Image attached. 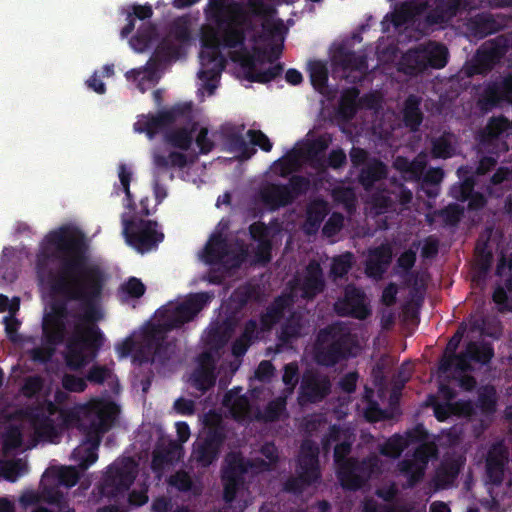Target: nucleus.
<instances>
[{
  "label": "nucleus",
  "instance_id": "nucleus-1",
  "mask_svg": "<svg viewBox=\"0 0 512 512\" xmlns=\"http://www.w3.org/2000/svg\"><path fill=\"white\" fill-rule=\"evenodd\" d=\"M35 270L51 294L62 298L53 301L43 317V338L52 347L66 339V365L82 369L98 357L106 342L98 322L104 319L101 300L108 274L91 260L85 236L67 226L44 237Z\"/></svg>",
  "mask_w": 512,
  "mask_h": 512
},
{
  "label": "nucleus",
  "instance_id": "nucleus-2",
  "mask_svg": "<svg viewBox=\"0 0 512 512\" xmlns=\"http://www.w3.org/2000/svg\"><path fill=\"white\" fill-rule=\"evenodd\" d=\"M204 14L206 20L221 33L222 44L226 48H243L244 52L232 57L239 62L244 72L258 64L267 62V48L253 46L252 52L245 49L246 30L251 25L250 13L242 2L234 0H208Z\"/></svg>",
  "mask_w": 512,
  "mask_h": 512
},
{
  "label": "nucleus",
  "instance_id": "nucleus-3",
  "mask_svg": "<svg viewBox=\"0 0 512 512\" xmlns=\"http://www.w3.org/2000/svg\"><path fill=\"white\" fill-rule=\"evenodd\" d=\"M360 344L356 334L341 322L321 328L313 344V360L324 368H333L358 355Z\"/></svg>",
  "mask_w": 512,
  "mask_h": 512
},
{
  "label": "nucleus",
  "instance_id": "nucleus-4",
  "mask_svg": "<svg viewBox=\"0 0 512 512\" xmlns=\"http://www.w3.org/2000/svg\"><path fill=\"white\" fill-rule=\"evenodd\" d=\"M319 463V446L306 439L300 447L298 457L297 476H290L283 484V490L294 495H300L304 490L321 481Z\"/></svg>",
  "mask_w": 512,
  "mask_h": 512
},
{
  "label": "nucleus",
  "instance_id": "nucleus-5",
  "mask_svg": "<svg viewBox=\"0 0 512 512\" xmlns=\"http://www.w3.org/2000/svg\"><path fill=\"white\" fill-rule=\"evenodd\" d=\"M209 301L210 296L206 292L192 294L177 305L163 306L158 309L156 312L157 323L152 324L167 336L168 332L193 320Z\"/></svg>",
  "mask_w": 512,
  "mask_h": 512
},
{
  "label": "nucleus",
  "instance_id": "nucleus-6",
  "mask_svg": "<svg viewBox=\"0 0 512 512\" xmlns=\"http://www.w3.org/2000/svg\"><path fill=\"white\" fill-rule=\"evenodd\" d=\"M174 349L175 345L151 323L142 330L137 340L133 362L139 365L155 362L165 365L171 359Z\"/></svg>",
  "mask_w": 512,
  "mask_h": 512
},
{
  "label": "nucleus",
  "instance_id": "nucleus-7",
  "mask_svg": "<svg viewBox=\"0 0 512 512\" xmlns=\"http://www.w3.org/2000/svg\"><path fill=\"white\" fill-rule=\"evenodd\" d=\"M449 52L445 45L428 41L409 49L402 56L401 65L404 73L416 76L428 69H441L448 62Z\"/></svg>",
  "mask_w": 512,
  "mask_h": 512
},
{
  "label": "nucleus",
  "instance_id": "nucleus-8",
  "mask_svg": "<svg viewBox=\"0 0 512 512\" xmlns=\"http://www.w3.org/2000/svg\"><path fill=\"white\" fill-rule=\"evenodd\" d=\"M382 472V461L378 455L372 453L359 460L350 457L336 467L337 479L343 489L357 491L361 489L373 476Z\"/></svg>",
  "mask_w": 512,
  "mask_h": 512
},
{
  "label": "nucleus",
  "instance_id": "nucleus-9",
  "mask_svg": "<svg viewBox=\"0 0 512 512\" xmlns=\"http://www.w3.org/2000/svg\"><path fill=\"white\" fill-rule=\"evenodd\" d=\"M138 474V464L131 457H124L108 466L100 484L101 494L117 501L127 495Z\"/></svg>",
  "mask_w": 512,
  "mask_h": 512
},
{
  "label": "nucleus",
  "instance_id": "nucleus-10",
  "mask_svg": "<svg viewBox=\"0 0 512 512\" xmlns=\"http://www.w3.org/2000/svg\"><path fill=\"white\" fill-rule=\"evenodd\" d=\"M509 48L510 39L505 35H498L485 41L476 50L472 59L463 65L460 73L467 78L487 74L501 62Z\"/></svg>",
  "mask_w": 512,
  "mask_h": 512
},
{
  "label": "nucleus",
  "instance_id": "nucleus-11",
  "mask_svg": "<svg viewBox=\"0 0 512 512\" xmlns=\"http://www.w3.org/2000/svg\"><path fill=\"white\" fill-rule=\"evenodd\" d=\"M122 224L126 242L142 254L157 248L164 240V234L158 230V223L154 220L126 219L123 215Z\"/></svg>",
  "mask_w": 512,
  "mask_h": 512
},
{
  "label": "nucleus",
  "instance_id": "nucleus-12",
  "mask_svg": "<svg viewBox=\"0 0 512 512\" xmlns=\"http://www.w3.org/2000/svg\"><path fill=\"white\" fill-rule=\"evenodd\" d=\"M253 464L241 452L230 451L226 454L221 468V482L223 484V500L231 504L235 501L238 492L244 487L248 471Z\"/></svg>",
  "mask_w": 512,
  "mask_h": 512
},
{
  "label": "nucleus",
  "instance_id": "nucleus-13",
  "mask_svg": "<svg viewBox=\"0 0 512 512\" xmlns=\"http://www.w3.org/2000/svg\"><path fill=\"white\" fill-rule=\"evenodd\" d=\"M331 386L328 375L315 369H307L301 378L298 401L301 405L319 403L330 394Z\"/></svg>",
  "mask_w": 512,
  "mask_h": 512
},
{
  "label": "nucleus",
  "instance_id": "nucleus-14",
  "mask_svg": "<svg viewBox=\"0 0 512 512\" xmlns=\"http://www.w3.org/2000/svg\"><path fill=\"white\" fill-rule=\"evenodd\" d=\"M333 307L335 313L340 317L365 320L371 314L365 292L354 284H348L344 288L343 296L335 301Z\"/></svg>",
  "mask_w": 512,
  "mask_h": 512
},
{
  "label": "nucleus",
  "instance_id": "nucleus-15",
  "mask_svg": "<svg viewBox=\"0 0 512 512\" xmlns=\"http://www.w3.org/2000/svg\"><path fill=\"white\" fill-rule=\"evenodd\" d=\"M184 110V108L176 106L156 114L141 115L134 123V130L138 133H145L149 139H153L175 123L177 118L184 114Z\"/></svg>",
  "mask_w": 512,
  "mask_h": 512
},
{
  "label": "nucleus",
  "instance_id": "nucleus-16",
  "mask_svg": "<svg viewBox=\"0 0 512 512\" xmlns=\"http://www.w3.org/2000/svg\"><path fill=\"white\" fill-rule=\"evenodd\" d=\"M205 261L210 265H222L226 269L238 268L242 258L230 250L227 240L220 234H214L205 247Z\"/></svg>",
  "mask_w": 512,
  "mask_h": 512
},
{
  "label": "nucleus",
  "instance_id": "nucleus-17",
  "mask_svg": "<svg viewBox=\"0 0 512 512\" xmlns=\"http://www.w3.org/2000/svg\"><path fill=\"white\" fill-rule=\"evenodd\" d=\"M509 462V450L503 441L493 443L487 451L485 460V477L487 483L500 485Z\"/></svg>",
  "mask_w": 512,
  "mask_h": 512
},
{
  "label": "nucleus",
  "instance_id": "nucleus-18",
  "mask_svg": "<svg viewBox=\"0 0 512 512\" xmlns=\"http://www.w3.org/2000/svg\"><path fill=\"white\" fill-rule=\"evenodd\" d=\"M426 438H428V432L422 424H417L404 435L394 434L391 436L383 444L379 445V452L383 456L397 459L410 445L423 441Z\"/></svg>",
  "mask_w": 512,
  "mask_h": 512
},
{
  "label": "nucleus",
  "instance_id": "nucleus-19",
  "mask_svg": "<svg viewBox=\"0 0 512 512\" xmlns=\"http://www.w3.org/2000/svg\"><path fill=\"white\" fill-rule=\"evenodd\" d=\"M226 439L203 435L194 443L192 457L198 467L207 468L216 462Z\"/></svg>",
  "mask_w": 512,
  "mask_h": 512
},
{
  "label": "nucleus",
  "instance_id": "nucleus-20",
  "mask_svg": "<svg viewBox=\"0 0 512 512\" xmlns=\"http://www.w3.org/2000/svg\"><path fill=\"white\" fill-rule=\"evenodd\" d=\"M325 286L324 273L320 263L311 260L306 266L305 274L300 282L301 298L311 301L324 291Z\"/></svg>",
  "mask_w": 512,
  "mask_h": 512
},
{
  "label": "nucleus",
  "instance_id": "nucleus-21",
  "mask_svg": "<svg viewBox=\"0 0 512 512\" xmlns=\"http://www.w3.org/2000/svg\"><path fill=\"white\" fill-rule=\"evenodd\" d=\"M393 258L392 247L389 243L370 248L365 262V272L369 277L381 279Z\"/></svg>",
  "mask_w": 512,
  "mask_h": 512
},
{
  "label": "nucleus",
  "instance_id": "nucleus-22",
  "mask_svg": "<svg viewBox=\"0 0 512 512\" xmlns=\"http://www.w3.org/2000/svg\"><path fill=\"white\" fill-rule=\"evenodd\" d=\"M259 196L261 202L270 211H277L293 204V197L288 187L282 183H267L260 189Z\"/></svg>",
  "mask_w": 512,
  "mask_h": 512
},
{
  "label": "nucleus",
  "instance_id": "nucleus-23",
  "mask_svg": "<svg viewBox=\"0 0 512 512\" xmlns=\"http://www.w3.org/2000/svg\"><path fill=\"white\" fill-rule=\"evenodd\" d=\"M292 305V299L289 295L281 294L273 299L260 314L261 331L268 332L278 324L285 315L286 310Z\"/></svg>",
  "mask_w": 512,
  "mask_h": 512
},
{
  "label": "nucleus",
  "instance_id": "nucleus-24",
  "mask_svg": "<svg viewBox=\"0 0 512 512\" xmlns=\"http://www.w3.org/2000/svg\"><path fill=\"white\" fill-rule=\"evenodd\" d=\"M181 450V445L176 441H169L166 445L157 446L152 453V471L161 474L167 465L173 464L179 459Z\"/></svg>",
  "mask_w": 512,
  "mask_h": 512
},
{
  "label": "nucleus",
  "instance_id": "nucleus-25",
  "mask_svg": "<svg viewBox=\"0 0 512 512\" xmlns=\"http://www.w3.org/2000/svg\"><path fill=\"white\" fill-rule=\"evenodd\" d=\"M64 500V494L58 487H50L49 485H43L40 492L26 491L20 496V503L24 507L38 505L41 502L48 504H55L59 508H62V502Z\"/></svg>",
  "mask_w": 512,
  "mask_h": 512
},
{
  "label": "nucleus",
  "instance_id": "nucleus-26",
  "mask_svg": "<svg viewBox=\"0 0 512 512\" xmlns=\"http://www.w3.org/2000/svg\"><path fill=\"white\" fill-rule=\"evenodd\" d=\"M26 417L38 437L52 439L57 435L54 420L49 415H46L40 406L29 408L26 411Z\"/></svg>",
  "mask_w": 512,
  "mask_h": 512
},
{
  "label": "nucleus",
  "instance_id": "nucleus-27",
  "mask_svg": "<svg viewBox=\"0 0 512 512\" xmlns=\"http://www.w3.org/2000/svg\"><path fill=\"white\" fill-rule=\"evenodd\" d=\"M463 0H435L434 7L426 15L429 24H441L457 15Z\"/></svg>",
  "mask_w": 512,
  "mask_h": 512
},
{
  "label": "nucleus",
  "instance_id": "nucleus-28",
  "mask_svg": "<svg viewBox=\"0 0 512 512\" xmlns=\"http://www.w3.org/2000/svg\"><path fill=\"white\" fill-rule=\"evenodd\" d=\"M155 176L169 172L172 168L183 169L188 165V158L182 152L170 151L168 154L155 152L153 154Z\"/></svg>",
  "mask_w": 512,
  "mask_h": 512
},
{
  "label": "nucleus",
  "instance_id": "nucleus-29",
  "mask_svg": "<svg viewBox=\"0 0 512 512\" xmlns=\"http://www.w3.org/2000/svg\"><path fill=\"white\" fill-rule=\"evenodd\" d=\"M328 212V204L324 199L318 198L311 201L306 209L305 233L308 235L317 233Z\"/></svg>",
  "mask_w": 512,
  "mask_h": 512
},
{
  "label": "nucleus",
  "instance_id": "nucleus-30",
  "mask_svg": "<svg viewBox=\"0 0 512 512\" xmlns=\"http://www.w3.org/2000/svg\"><path fill=\"white\" fill-rule=\"evenodd\" d=\"M512 134V122L505 116L492 117L482 132L483 143H493L496 140H503Z\"/></svg>",
  "mask_w": 512,
  "mask_h": 512
},
{
  "label": "nucleus",
  "instance_id": "nucleus-31",
  "mask_svg": "<svg viewBox=\"0 0 512 512\" xmlns=\"http://www.w3.org/2000/svg\"><path fill=\"white\" fill-rule=\"evenodd\" d=\"M333 63L343 71H357L364 73L368 67L366 57L357 55L345 48H339L333 55Z\"/></svg>",
  "mask_w": 512,
  "mask_h": 512
},
{
  "label": "nucleus",
  "instance_id": "nucleus-32",
  "mask_svg": "<svg viewBox=\"0 0 512 512\" xmlns=\"http://www.w3.org/2000/svg\"><path fill=\"white\" fill-rule=\"evenodd\" d=\"M198 129V123L192 122L189 127H180L166 131L165 141L174 148L187 151L193 142L194 133Z\"/></svg>",
  "mask_w": 512,
  "mask_h": 512
},
{
  "label": "nucleus",
  "instance_id": "nucleus-33",
  "mask_svg": "<svg viewBox=\"0 0 512 512\" xmlns=\"http://www.w3.org/2000/svg\"><path fill=\"white\" fill-rule=\"evenodd\" d=\"M119 412L116 403L100 402L95 406V416L90 422L100 427L102 432H108L114 425Z\"/></svg>",
  "mask_w": 512,
  "mask_h": 512
},
{
  "label": "nucleus",
  "instance_id": "nucleus-34",
  "mask_svg": "<svg viewBox=\"0 0 512 512\" xmlns=\"http://www.w3.org/2000/svg\"><path fill=\"white\" fill-rule=\"evenodd\" d=\"M387 166L380 160L374 159L359 172V183L366 191H370L377 181L387 177Z\"/></svg>",
  "mask_w": 512,
  "mask_h": 512
},
{
  "label": "nucleus",
  "instance_id": "nucleus-35",
  "mask_svg": "<svg viewBox=\"0 0 512 512\" xmlns=\"http://www.w3.org/2000/svg\"><path fill=\"white\" fill-rule=\"evenodd\" d=\"M331 142V135L329 133H324L310 140L306 144L305 149L307 158L313 162L314 167L324 169L326 161L325 158L323 157V154L328 149Z\"/></svg>",
  "mask_w": 512,
  "mask_h": 512
},
{
  "label": "nucleus",
  "instance_id": "nucleus-36",
  "mask_svg": "<svg viewBox=\"0 0 512 512\" xmlns=\"http://www.w3.org/2000/svg\"><path fill=\"white\" fill-rule=\"evenodd\" d=\"M421 99L411 94L404 101L403 121L411 131H418L423 121V113L420 109Z\"/></svg>",
  "mask_w": 512,
  "mask_h": 512
},
{
  "label": "nucleus",
  "instance_id": "nucleus-37",
  "mask_svg": "<svg viewBox=\"0 0 512 512\" xmlns=\"http://www.w3.org/2000/svg\"><path fill=\"white\" fill-rule=\"evenodd\" d=\"M254 296V289L245 285L236 288L230 295L225 305L226 313L231 317L239 314Z\"/></svg>",
  "mask_w": 512,
  "mask_h": 512
},
{
  "label": "nucleus",
  "instance_id": "nucleus-38",
  "mask_svg": "<svg viewBox=\"0 0 512 512\" xmlns=\"http://www.w3.org/2000/svg\"><path fill=\"white\" fill-rule=\"evenodd\" d=\"M500 29V23L492 14L479 13L470 20V30L479 38H484L490 34L498 32Z\"/></svg>",
  "mask_w": 512,
  "mask_h": 512
},
{
  "label": "nucleus",
  "instance_id": "nucleus-39",
  "mask_svg": "<svg viewBox=\"0 0 512 512\" xmlns=\"http://www.w3.org/2000/svg\"><path fill=\"white\" fill-rule=\"evenodd\" d=\"M463 462L460 458H446L441 463L436 473L437 485L448 487L457 479Z\"/></svg>",
  "mask_w": 512,
  "mask_h": 512
},
{
  "label": "nucleus",
  "instance_id": "nucleus-40",
  "mask_svg": "<svg viewBox=\"0 0 512 512\" xmlns=\"http://www.w3.org/2000/svg\"><path fill=\"white\" fill-rule=\"evenodd\" d=\"M158 37L157 27L150 23H142L136 34L130 39V45L136 52H144Z\"/></svg>",
  "mask_w": 512,
  "mask_h": 512
},
{
  "label": "nucleus",
  "instance_id": "nucleus-41",
  "mask_svg": "<svg viewBox=\"0 0 512 512\" xmlns=\"http://www.w3.org/2000/svg\"><path fill=\"white\" fill-rule=\"evenodd\" d=\"M465 349L470 355V359L475 363L481 365H487L490 363L495 355L494 347L492 343L481 340V341H469L466 344Z\"/></svg>",
  "mask_w": 512,
  "mask_h": 512
},
{
  "label": "nucleus",
  "instance_id": "nucleus-42",
  "mask_svg": "<svg viewBox=\"0 0 512 512\" xmlns=\"http://www.w3.org/2000/svg\"><path fill=\"white\" fill-rule=\"evenodd\" d=\"M398 470L407 479V486L412 488L422 481L426 468L412 458H404L398 463Z\"/></svg>",
  "mask_w": 512,
  "mask_h": 512
},
{
  "label": "nucleus",
  "instance_id": "nucleus-43",
  "mask_svg": "<svg viewBox=\"0 0 512 512\" xmlns=\"http://www.w3.org/2000/svg\"><path fill=\"white\" fill-rule=\"evenodd\" d=\"M82 472L83 471L75 466H61L51 471L55 484L49 486L58 487L59 490L60 486L71 488L78 483Z\"/></svg>",
  "mask_w": 512,
  "mask_h": 512
},
{
  "label": "nucleus",
  "instance_id": "nucleus-44",
  "mask_svg": "<svg viewBox=\"0 0 512 512\" xmlns=\"http://www.w3.org/2000/svg\"><path fill=\"white\" fill-rule=\"evenodd\" d=\"M503 101L497 82L489 83L477 100V107L487 113L498 107Z\"/></svg>",
  "mask_w": 512,
  "mask_h": 512
},
{
  "label": "nucleus",
  "instance_id": "nucleus-45",
  "mask_svg": "<svg viewBox=\"0 0 512 512\" xmlns=\"http://www.w3.org/2000/svg\"><path fill=\"white\" fill-rule=\"evenodd\" d=\"M497 392L493 385H484L478 390V397L475 404L483 415L489 416L496 412Z\"/></svg>",
  "mask_w": 512,
  "mask_h": 512
},
{
  "label": "nucleus",
  "instance_id": "nucleus-46",
  "mask_svg": "<svg viewBox=\"0 0 512 512\" xmlns=\"http://www.w3.org/2000/svg\"><path fill=\"white\" fill-rule=\"evenodd\" d=\"M204 429L202 434L226 439V425L222 416L214 410L205 414L203 419Z\"/></svg>",
  "mask_w": 512,
  "mask_h": 512
},
{
  "label": "nucleus",
  "instance_id": "nucleus-47",
  "mask_svg": "<svg viewBox=\"0 0 512 512\" xmlns=\"http://www.w3.org/2000/svg\"><path fill=\"white\" fill-rule=\"evenodd\" d=\"M132 12H129L127 14V23L126 25L121 29L120 35L122 38L128 37L130 35L134 28H135V21L136 19L139 20H146L150 19L153 15V9L152 6L149 4L140 5V4H134L131 7Z\"/></svg>",
  "mask_w": 512,
  "mask_h": 512
},
{
  "label": "nucleus",
  "instance_id": "nucleus-48",
  "mask_svg": "<svg viewBox=\"0 0 512 512\" xmlns=\"http://www.w3.org/2000/svg\"><path fill=\"white\" fill-rule=\"evenodd\" d=\"M225 140L233 152H239L242 160L250 159L256 152V149L246 142L240 132L230 131L225 134Z\"/></svg>",
  "mask_w": 512,
  "mask_h": 512
},
{
  "label": "nucleus",
  "instance_id": "nucleus-49",
  "mask_svg": "<svg viewBox=\"0 0 512 512\" xmlns=\"http://www.w3.org/2000/svg\"><path fill=\"white\" fill-rule=\"evenodd\" d=\"M284 71L282 63H276L266 70L260 71L256 68L244 72L245 78L250 82L266 84L281 76Z\"/></svg>",
  "mask_w": 512,
  "mask_h": 512
},
{
  "label": "nucleus",
  "instance_id": "nucleus-50",
  "mask_svg": "<svg viewBox=\"0 0 512 512\" xmlns=\"http://www.w3.org/2000/svg\"><path fill=\"white\" fill-rule=\"evenodd\" d=\"M81 429L84 432V440L82 444L92 446L91 452H90V458L92 461H97L98 459V447L101 443L102 436L106 432H102V429L100 427H97L93 423H89L87 426L84 424L80 425Z\"/></svg>",
  "mask_w": 512,
  "mask_h": 512
},
{
  "label": "nucleus",
  "instance_id": "nucleus-51",
  "mask_svg": "<svg viewBox=\"0 0 512 512\" xmlns=\"http://www.w3.org/2000/svg\"><path fill=\"white\" fill-rule=\"evenodd\" d=\"M229 333L225 327L216 324L211 326L205 337V346L214 352H219L228 342Z\"/></svg>",
  "mask_w": 512,
  "mask_h": 512
},
{
  "label": "nucleus",
  "instance_id": "nucleus-52",
  "mask_svg": "<svg viewBox=\"0 0 512 512\" xmlns=\"http://www.w3.org/2000/svg\"><path fill=\"white\" fill-rule=\"evenodd\" d=\"M492 298L499 311H512V274L505 280L504 286L494 290Z\"/></svg>",
  "mask_w": 512,
  "mask_h": 512
},
{
  "label": "nucleus",
  "instance_id": "nucleus-53",
  "mask_svg": "<svg viewBox=\"0 0 512 512\" xmlns=\"http://www.w3.org/2000/svg\"><path fill=\"white\" fill-rule=\"evenodd\" d=\"M310 81L315 90L323 92L328 83V69L318 60L309 63Z\"/></svg>",
  "mask_w": 512,
  "mask_h": 512
},
{
  "label": "nucleus",
  "instance_id": "nucleus-54",
  "mask_svg": "<svg viewBox=\"0 0 512 512\" xmlns=\"http://www.w3.org/2000/svg\"><path fill=\"white\" fill-rule=\"evenodd\" d=\"M431 154L433 158L447 159L454 155L455 149L450 140V134H442L431 142Z\"/></svg>",
  "mask_w": 512,
  "mask_h": 512
},
{
  "label": "nucleus",
  "instance_id": "nucleus-55",
  "mask_svg": "<svg viewBox=\"0 0 512 512\" xmlns=\"http://www.w3.org/2000/svg\"><path fill=\"white\" fill-rule=\"evenodd\" d=\"M423 441L416 442L418 446L414 449L411 458L427 469L430 459L437 455V447L432 442Z\"/></svg>",
  "mask_w": 512,
  "mask_h": 512
},
{
  "label": "nucleus",
  "instance_id": "nucleus-56",
  "mask_svg": "<svg viewBox=\"0 0 512 512\" xmlns=\"http://www.w3.org/2000/svg\"><path fill=\"white\" fill-rule=\"evenodd\" d=\"M354 264V255L351 252L343 253L333 258L330 273L335 278H343L351 270Z\"/></svg>",
  "mask_w": 512,
  "mask_h": 512
},
{
  "label": "nucleus",
  "instance_id": "nucleus-57",
  "mask_svg": "<svg viewBox=\"0 0 512 512\" xmlns=\"http://www.w3.org/2000/svg\"><path fill=\"white\" fill-rule=\"evenodd\" d=\"M302 329L301 318L292 316L282 325L279 338L284 343H290L302 335Z\"/></svg>",
  "mask_w": 512,
  "mask_h": 512
},
{
  "label": "nucleus",
  "instance_id": "nucleus-58",
  "mask_svg": "<svg viewBox=\"0 0 512 512\" xmlns=\"http://www.w3.org/2000/svg\"><path fill=\"white\" fill-rule=\"evenodd\" d=\"M215 371L196 369L192 375V385L203 394L215 386Z\"/></svg>",
  "mask_w": 512,
  "mask_h": 512
},
{
  "label": "nucleus",
  "instance_id": "nucleus-59",
  "mask_svg": "<svg viewBox=\"0 0 512 512\" xmlns=\"http://www.w3.org/2000/svg\"><path fill=\"white\" fill-rule=\"evenodd\" d=\"M180 54V47L172 42L163 40L153 52V56L162 65L177 59Z\"/></svg>",
  "mask_w": 512,
  "mask_h": 512
},
{
  "label": "nucleus",
  "instance_id": "nucleus-60",
  "mask_svg": "<svg viewBox=\"0 0 512 512\" xmlns=\"http://www.w3.org/2000/svg\"><path fill=\"white\" fill-rule=\"evenodd\" d=\"M373 390L365 388L364 398L367 400V407L364 411V416L369 422H378L388 418L385 410L381 409L378 402L372 399Z\"/></svg>",
  "mask_w": 512,
  "mask_h": 512
},
{
  "label": "nucleus",
  "instance_id": "nucleus-61",
  "mask_svg": "<svg viewBox=\"0 0 512 512\" xmlns=\"http://www.w3.org/2000/svg\"><path fill=\"white\" fill-rule=\"evenodd\" d=\"M168 484L179 492H194V482L192 477L185 470H178L168 478Z\"/></svg>",
  "mask_w": 512,
  "mask_h": 512
},
{
  "label": "nucleus",
  "instance_id": "nucleus-62",
  "mask_svg": "<svg viewBox=\"0 0 512 512\" xmlns=\"http://www.w3.org/2000/svg\"><path fill=\"white\" fill-rule=\"evenodd\" d=\"M417 14V7L412 2L400 4L392 13V22L398 27L411 21Z\"/></svg>",
  "mask_w": 512,
  "mask_h": 512
},
{
  "label": "nucleus",
  "instance_id": "nucleus-63",
  "mask_svg": "<svg viewBox=\"0 0 512 512\" xmlns=\"http://www.w3.org/2000/svg\"><path fill=\"white\" fill-rule=\"evenodd\" d=\"M288 187V191L290 192V195L293 197V202L299 198L302 195H305L310 187L311 182L310 179L302 176V175H292L289 178V181L287 184H285Z\"/></svg>",
  "mask_w": 512,
  "mask_h": 512
},
{
  "label": "nucleus",
  "instance_id": "nucleus-64",
  "mask_svg": "<svg viewBox=\"0 0 512 512\" xmlns=\"http://www.w3.org/2000/svg\"><path fill=\"white\" fill-rule=\"evenodd\" d=\"M360 91L357 87H350L343 91L340 98V108L343 112L349 113L353 116L357 110V100L359 98Z\"/></svg>",
  "mask_w": 512,
  "mask_h": 512
}]
</instances>
